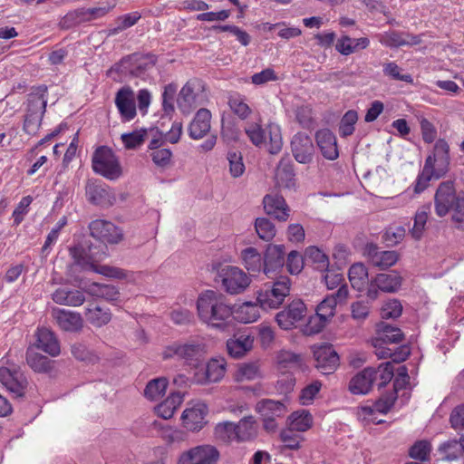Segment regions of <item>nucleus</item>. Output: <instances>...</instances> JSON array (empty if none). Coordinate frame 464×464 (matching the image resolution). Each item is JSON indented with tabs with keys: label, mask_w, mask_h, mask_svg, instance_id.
I'll list each match as a JSON object with an SVG mask.
<instances>
[{
	"label": "nucleus",
	"mask_w": 464,
	"mask_h": 464,
	"mask_svg": "<svg viewBox=\"0 0 464 464\" xmlns=\"http://www.w3.org/2000/svg\"><path fill=\"white\" fill-rule=\"evenodd\" d=\"M114 102L122 122H129L136 117L135 94L130 86H123L118 90Z\"/></svg>",
	"instance_id": "f3484780"
},
{
	"label": "nucleus",
	"mask_w": 464,
	"mask_h": 464,
	"mask_svg": "<svg viewBox=\"0 0 464 464\" xmlns=\"http://www.w3.org/2000/svg\"><path fill=\"white\" fill-rule=\"evenodd\" d=\"M365 251L372 265L382 270L392 266L399 259L397 252L379 251L377 246L373 244H368Z\"/></svg>",
	"instance_id": "393cba45"
},
{
	"label": "nucleus",
	"mask_w": 464,
	"mask_h": 464,
	"mask_svg": "<svg viewBox=\"0 0 464 464\" xmlns=\"http://www.w3.org/2000/svg\"><path fill=\"white\" fill-rule=\"evenodd\" d=\"M315 367L323 374H331L338 367L339 355L332 344H322L314 347Z\"/></svg>",
	"instance_id": "dca6fc26"
},
{
	"label": "nucleus",
	"mask_w": 464,
	"mask_h": 464,
	"mask_svg": "<svg viewBox=\"0 0 464 464\" xmlns=\"http://www.w3.org/2000/svg\"><path fill=\"white\" fill-rule=\"evenodd\" d=\"M291 280L287 276H280L272 284H266L257 292L256 301L263 310L277 309L289 295Z\"/></svg>",
	"instance_id": "7ed1b4c3"
},
{
	"label": "nucleus",
	"mask_w": 464,
	"mask_h": 464,
	"mask_svg": "<svg viewBox=\"0 0 464 464\" xmlns=\"http://www.w3.org/2000/svg\"><path fill=\"white\" fill-rule=\"evenodd\" d=\"M464 197L463 192H457L452 180L441 182L434 195V210L438 217L443 218L450 212L457 201Z\"/></svg>",
	"instance_id": "423d86ee"
},
{
	"label": "nucleus",
	"mask_w": 464,
	"mask_h": 464,
	"mask_svg": "<svg viewBox=\"0 0 464 464\" xmlns=\"http://www.w3.org/2000/svg\"><path fill=\"white\" fill-rule=\"evenodd\" d=\"M255 228L260 239L269 242L276 234L275 225L266 218H258L255 221Z\"/></svg>",
	"instance_id": "5fc2aeb1"
},
{
	"label": "nucleus",
	"mask_w": 464,
	"mask_h": 464,
	"mask_svg": "<svg viewBox=\"0 0 464 464\" xmlns=\"http://www.w3.org/2000/svg\"><path fill=\"white\" fill-rule=\"evenodd\" d=\"M69 252L74 263L80 266L82 269L92 270L106 277L116 279H122L126 277V273L123 269L115 266L96 264L94 261L91 260V257H88L84 255V251L81 247H71Z\"/></svg>",
	"instance_id": "6e6552de"
},
{
	"label": "nucleus",
	"mask_w": 464,
	"mask_h": 464,
	"mask_svg": "<svg viewBox=\"0 0 464 464\" xmlns=\"http://www.w3.org/2000/svg\"><path fill=\"white\" fill-rule=\"evenodd\" d=\"M91 236L104 244H118L123 238L122 231L112 222L95 219L89 224Z\"/></svg>",
	"instance_id": "9b49d317"
},
{
	"label": "nucleus",
	"mask_w": 464,
	"mask_h": 464,
	"mask_svg": "<svg viewBox=\"0 0 464 464\" xmlns=\"http://www.w3.org/2000/svg\"><path fill=\"white\" fill-rule=\"evenodd\" d=\"M204 101L203 90L196 81H188L180 90L178 106L184 113L190 112L201 105Z\"/></svg>",
	"instance_id": "ddd939ff"
},
{
	"label": "nucleus",
	"mask_w": 464,
	"mask_h": 464,
	"mask_svg": "<svg viewBox=\"0 0 464 464\" xmlns=\"http://www.w3.org/2000/svg\"><path fill=\"white\" fill-rule=\"evenodd\" d=\"M376 334L377 336L375 338L389 343H399L403 339V334L400 328L393 327L384 322H381L377 324Z\"/></svg>",
	"instance_id": "49530a36"
},
{
	"label": "nucleus",
	"mask_w": 464,
	"mask_h": 464,
	"mask_svg": "<svg viewBox=\"0 0 464 464\" xmlns=\"http://www.w3.org/2000/svg\"><path fill=\"white\" fill-rule=\"evenodd\" d=\"M26 362L35 372H47L52 368L49 358L31 350L26 352Z\"/></svg>",
	"instance_id": "3c124183"
},
{
	"label": "nucleus",
	"mask_w": 464,
	"mask_h": 464,
	"mask_svg": "<svg viewBox=\"0 0 464 464\" xmlns=\"http://www.w3.org/2000/svg\"><path fill=\"white\" fill-rule=\"evenodd\" d=\"M237 442L254 440L257 435L258 426L253 416L241 419L236 424Z\"/></svg>",
	"instance_id": "4c0bfd02"
},
{
	"label": "nucleus",
	"mask_w": 464,
	"mask_h": 464,
	"mask_svg": "<svg viewBox=\"0 0 464 464\" xmlns=\"http://www.w3.org/2000/svg\"><path fill=\"white\" fill-rule=\"evenodd\" d=\"M348 277L353 288L359 292L367 290L370 285L367 268L362 263L353 264L350 267Z\"/></svg>",
	"instance_id": "f704fd0d"
},
{
	"label": "nucleus",
	"mask_w": 464,
	"mask_h": 464,
	"mask_svg": "<svg viewBox=\"0 0 464 464\" xmlns=\"http://www.w3.org/2000/svg\"><path fill=\"white\" fill-rule=\"evenodd\" d=\"M85 316L88 322L96 327L107 324L111 319L109 309L97 304H90L86 309Z\"/></svg>",
	"instance_id": "37998d69"
},
{
	"label": "nucleus",
	"mask_w": 464,
	"mask_h": 464,
	"mask_svg": "<svg viewBox=\"0 0 464 464\" xmlns=\"http://www.w3.org/2000/svg\"><path fill=\"white\" fill-rule=\"evenodd\" d=\"M207 353V346L204 343L192 341L188 343L175 342L165 347L162 352L164 360L177 358L191 367L198 368Z\"/></svg>",
	"instance_id": "f03ea898"
},
{
	"label": "nucleus",
	"mask_w": 464,
	"mask_h": 464,
	"mask_svg": "<svg viewBox=\"0 0 464 464\" xmlns=\"http://www.w3.org/2000/svg\"><path fill=\"white\" fill-rule=\"evenodd\" d=\"M393 371V365L391 362L380 364L378 368H374V382L379 381V387L385 386L392 379Z\"/></svg>",
	"instance_id": "338daca9"
},
{
	"label": "nucleus",
	"mask_w": 464,
	"mask_h": 464,
	"mask_svg": "<svg viewBox=\"0 0 464 464\" xmlns=\"http://www.w3.org/2000/svg\"><path fill=\"white\" fill-rule=\"evenodd\" d=\"M259 308L258 303L245 302L234 311L233 316L240 323L250 324L260 317Z\"/></svg>",
	"instance_id": "58836bf2"
},
{
	"label": "nucleus",
	"mask_w": 464,
	"mask_h": 464,
	"mask_svg": "<svg viewBox=\"0 0 464 464\" xmlns=\"http://www.w3.org/2000/svg\"><path fill=\"white\" fill-rule=\"evenodd\" d=\"M168 384L169 382L164 377L150 380L144 389V396L150 401H157L165 394Z\"/></svg>",
	"instance_id": "8fccbe9b"
},
{
	"label": "nucleus",
	"mask_w": 464,
	"mask_h": 464,
	"mask_svg": "<svg viewBox=\"0 0 464 464\" xmlns=\"http://www.w3.org/2000/svg\"><path fill=\"white\" fill-rule=\"evenodd\" d=\"M52 316L63 331L78 332L82 328V319L79 313L53 308Z\"/></svg>",
	"instance_id": "b1692460"
},
{
	"label": "nucleus",
	"mask_w": 464,
	"mask_h": 464,
	"mask_svg": "<svg viewBox=\"0 0 464 464\" xmlns=\"http://www.w3.org/2000/svg\"><path fill=\"white\" fill-rule=\"evenodd\" d=\"M54 303L66 306H80L85 302V295L81 290L59 287L52 294Z\"/></svg>",
	"instance_id": "c756f323"
},
{
	"label": "nucleus",
	"mask_w": 464,
	"mask_h": 464,
	"mask_svg": "<svg viewBox=\"0 0 464 464\" xmlns=\"http://www.w3.org/2000/svg\"><path fill=\"white\" fill-rule=\"evenodd\" d=\"M285 246L270 245L266 250L263 260V272L267 277L278 274L285 265Z\"/></svg>",
	"instance_id": "412c9836"
},
{
	"label": "nucleus",
	"mask_w": 464,
	"mask_h": 464,
	"mask_svg": "<svg viewBox=\"0 0 464 464\" xmlns=\"http://www.w3.org/2000/svg\"><path fill=\"white\" fill-rule=\"evenodd\" d=\"M441 177L437 176V170L431 167V159H426L423 169L413 184L414 193L420 194L423 192L428 188L431 179H438Z\"/></svg>",
	"instance_id": "ea45409f"
},
{
	"label": "nucleus",
	"mask_w": 464,
	"mask_h": 464,
	"mask_svg": "<svg viewBox=\"0 0 464 464\" xmlns=\"http://www.w3.org/2000/svg\"><path fill=\"white\" fill-rule=\"evenodd\" d=\"M306 306L301 300H294L284 310L276 314V321L284 330L292 329L305 315Z\"/></svg>",
	"instance_id": "a211bd4d"
},
{
	"label": "nucleus",
	"mask_w": 464,
	"mask_h": 464,
	"mask_svg": "<svg viewBox=\"0 0 464 464\" xmlns=\"http://www.w3.org/2000/svg\"><path fill=\"white\" fill-rule=\"evenodd\" d=\"M92 165L95 173L108 179H117L122 173L118 158L107 146H100L95 150Z\"/></svg>",
	"instance_id": "20e7f679"
},
{
	"label": "nucleus",
	"mask_w": 464,
	"mask_h": 464,
	"mask_svg": "<svg viewBox=\"0 0 464 464\" xmlns=\"http://www.w3.org/2000/svg\"><path fill=\"white\" fill-rule=\"evenodd\" d=\"M374 368L367 367L353 376L349 383V390L353 394L368 393L373 384Z\"/></svg>",
	"instance_id": "2f4dec72"
},
{
	"label": "nucleus",
	"mask_w": 464,
	"mask_h": 464,
	"mask_svg": "<svg viewBox=\"0 0 464 464\" xmlns=\"http://www.w3.org/2000/svg\"><path fill=\"white\" fill-rule=\"evenodd\" d=\"M253 343L254 337L250 334H240L227 341V350L231 357L238 359L253 348Z\"/></svg>",
	"instance_id": "7c9ffc66"
},
{
	"label": "nucleus",
	"mask_w": 464,
	"mask_h": 464,
	"mask_svg": "<svg viewBox=\"0 0 464 464\" xmlns=\"http://www.w3.org/2000/svg\"><path fill=\"white\" fill-rule=\"evenodd\" d=\"M211 113L208 109H199L188 125V136L192 140L204 138L210 130Z\"/></svg>",
	"instance_id": "a878e982"
},
{
	"label": "nucleus",
	"mask_w": 464,
	"mask_h": 464,
	"mask_svg": "<svg viewBox=\"0 0 464 464\" xmlns=\"http://www.w3.org/2000/svg\"><path fill=\"white\" fill-rule=\"evenodd\" d=\"M387 343V342H384L378 338H374L372 340V345L375 348L374 353L379 359H386L391 357L394 362H400L405 361L408 358L410 354L409 351H401L400 353H392L390 348L384 346Z\"/></svg>",
	"instance_id": "09e8293b"
},
{
	"label": "nucleus",
	"mask_w": 464,
	"mask_h": 464,
	"mask_svg": "<svg viewBox=\"0 0 464 464\" xmlns=\"http://www.w3.org/2000/svg\"><path fill=\"white\" fill-rule=\"evenodd\" d=\"M227 362L224 358H212L204 368L198 370L193 376L197 384L218 382L225 376Z\"/></svg>",
	"instance_id": "4468645a"
},
{
	"label": "nucleus",
	"mask_w": 464,
	"mask_h": 464,
	"mask_svg": "<svg viewBox=\"0 0 464 464\" xmlns=\"http://www.w3.org/2000/svg\"><path fill=\"white\" fill-rule=\"evenodd\" d=\"M280 439L284 444V448L288 450H298L301 446V442L304 440V437L297 434L296 431L286 429L282 430Z\"/></svg>",
	"instance_id": "774afa93"
},
{
	"label": "nucleus",
	"mask_w": 464,
	"mask_h": 464,
	"mask_svg": "<svg viewBox=\"0 0 464 464\" xmlns=\"http://www.w3.org/2000/svg\"><path fill=\"white\" fill-rule=\"evenodd\" d=\"M227 104L233 113L241 120L247 119L252 113V109L246 102L245 97L237 92L228 96Z\"/></svg>",
	"instance_id": "a18cd8bd"
},
{
	"label": "nucleus",
	"mask_w": 464,
	"mask_h": 464,
	"mask_svg": "<svg viewBox=\"0 0 464 464\" xmlns=\"http://www.w3.org/2000/svg\"><path fill=\"white\" fill-rule=\"evenodd\" d=\"M183 402V395L180 392H172L162 402L155 407L156 413L164 420L170 419L177 409Z\"/></svg>",
	"instance_id": "e433bc0d"
},
{
	"label": "nucleus",
	"mask_w": 464,
	"mask_h": 464,
	"mask_svg": "<svg viewBox=\"0 0 464 464\" xmlns=\"http://www.w3.org/2000/svg\"><path fill=\"white\" fill-rule=\"evenodd\" d=\"M35 335L37 348L53 357L60 354L59 342L51 330L38 328Z\"/></svg>",
	"instance_id": "473e14b6"
},
{
	"label": "nucleus",
	"mask_w": 464,
	"mask_h": 464,
	"mask_svg": "<svg viewBox=\"0 0 464 464\" xmlns=\"http://www.w3.org/2000/svg\"><path fill=\"white\" fill-rule=\"evenodd\" d=\"M39 92L29 94L27 100V109L25 115H38L44 116L46 111V97L45 92H47L46 86H41L38 88Z\"/></svg>",
	"instance_id": "c9c22d12"
},
{
	"label": "nucleus",
	"mask_w": 464,
	"mask_h": 464,
	"mask_svg": "<svg viewBox=\"0 0 464 464\" xmlns=\"http://www.w3.org/2000/svg\"><path fill=\"white\" fill-rule=\"evenodd\" d=\"M86 292L94 297L103 298L108 301L117 300L120 295L118 289L115 286L95 282L90 284L87 286Z\"/></svg>",
	"instance_id": "c03bdc74"
},
{
	"label": "nucleus",
	"mask_w": 464,
	"mask_h": 464,
	"mask_svg": "<svg viewBox=\"0 0 464 464\" xmlns=\"http://www.w3.org/2000/svg\"><path fill=\"white\" fill-rule=\"evenodd\" d=\"M289 429L304 432L308 430L313 425L312 414L304 410L294 411L289 417Z\"/></svg>",
	"instance_id": "79ce46f5"
},
{
	"label": "nucleus",
	"mask_w": 464,
	"mask_h": 464,
	"mask_svg": "<svg viewBox=\"0 0 464 464\" xmlns=\"http://www.w3.org/2000/svg\"><path fill=\"white\" fill-rule=\"evenodd\" d=\"M317 145L323 156L330 160L338 158V147L335 135L328 129L320 130L315 135Z\"/></svg>",
	"instance_id": "c85d7f7f"
},
{
	"label": "nucleus",
	"mask_w": 464,
	"mask_h": 464,
	"mask_svg": "<svg viewBox=\"0 0 464 464\" xmlns=\"http://www.w3.org/2000/svg\"><path fill=\"white\" fill-rule=\"evenodd\" d=\"M196 304L198 319L208 327L223 330L233 317V305L218 291H203Z\"/></svg>",
	"instance_id": "f257e3e1"
},
{
	"label": "nucleus",
	"mask_w": 464,
	"mask_h": 464,
	"mask_svg": "<svg viewBox=\"0 0 464 464\" xmlns=\"http://www.w3.org/2000/svg\"><path fill=\"white\" fill-rule=\"evenodd\" d=\"M263 203L267 215L273 216L279 221H285L289 218L290 209L282 196L278 194L266 195Z\"/></svg>",
	"instance_id": "bb28decb"
},
{
	"label": "nucleus",
	"mask_w": 464,
	"mask_h": 464,
	"mask_svg": "<svg viewBox=\"0 0 464 464\" xmlns=\"http://www.w3.org/2000/svg\"><path fill=\"white\" fill-rule=\"evenodd\" d=\"M219 458L220 453L215 446L203 444L183 451L177 464H218Z\"/></svg>",
	"instance_id": "1a4fd4ad"
},
{
	"label": "nucleus",
	"mask_w": 464,
	"mask_h": 464,
	"mask_svg": "<svg viewBox=\"0 0 464 464\" xmlns=\"http://www.w3.org/2000/svg\"><path fill=\"white\" fill-rule=\"evenodd\" d=\"M461 445L457 440L446 441L440 445L439 451L443 455V459L448 461L458 460L462 457Z\"/></svg>",
	"instance_id": "4d7b16f0"
},
{
	"label": "nucleus",
	"mask_w": 464,
	"mask_h": 464,
	"mask_svg": "<svg viewBox=\"0 0 464 464\" xmlns=\"http://www.w3.org/2000/svg\"><path fill=\"white\" fill-rule=\"evenodd\" d=\"M348 297V288L342 285L338 290L325 298L317 305L316 313L324 319L329 321L335 314L338 304H343Z\"/></svg>",
	"instance_id": "4be33fe9"
},
{
	"label": "nucleus",
	"mask_w": 464,
	"mask_h": 464,
	"mask_svg": "<svg viewBox=\"0 0 464 464\" xmlns=\"http://www.w3.org/2000/svg\"><path fill=\"white\" fill-rule=\"evenodd\" d=\"M215 436L218 440L225 443L237 442L236 424L230 421L218 423L215 427Z\"/></svg>",
	"instance_id": "864d4df0"
},
{
	"label": "nucleus",
	"mask_w": 464,
	"mask_h": 464,
	"mask_svg": "<svg viewBox=\"0 0 464 464\" xmlns=\"http://www.w3.org/2000/svg\"><path fill=\"white\" fill-rule=\"evenodd\" d=\"M294 165L288 157L280 160L276 171V181L280 188H292L295 186Z\"/></svg>",
	"instance_id": "72a5a7b5"
},
{
	"label": "nucleus",
	"mask_w": 464,
	"mask_h": 464,
	"mask_svg": "<svg viewBox=\"0 0 464 464\" xmlns=\"http://www.w3.org/2000/svg\"><path fill=\"white\" fill-rule=\"evenodd\" d=\"M147 135L146 130H137L130 133H124L121 135V141L125 148L132 150L140 147L145 140Z\"/></svg>",
	"instance_id": "69168bd1"
},
{
	"label": "nucleus",
	"mask_w": 464,
	"mask_h": 464,
	"mask_svg": "<svg viewBox=\"0 0 464 464\" xmlns=\"http://www.w3.org/2000/svg\"><path fill=\"white\" fill-rule=\"evenodd\" d=\"M429 217V208L422 207L420 208L414 216V224L411 230L412 237L419 240L422 237L425 230V226Z\"/></svg>",
	"instance_id": "13d9d810"
},
{
	"label": "nucleus",
	"mask_w": 464,
	"mask_h": 464,
	"mask_svg": "<svg viewBox=\"0 0 464 464\" xmlns=\"http://www.w3.org/2000/svg\"><path fill=\"white\" fill-rule=\"evenodd\" d=\"M305 256L315 265L317 269L325 270L329 266L328 256L316 246L307 247Z\"/></svg>",
	"instance_id": "680f3d73"
},
{
	"label": "nucleus",
	"mask_w": 464,
	"mask_h": 464,
	"mask_svg": "<svg viewBox=\"0 0 464 464\" xmlns=\"http://www.w3.org/2000/svg\"><path fill=\"white\" fill-rule=\"evenodd\" d=\"M0 383L16 398L24 397L29 385L24 373L14 363L0 366Z\"/></svg>",
	"instance_id": "39448f33"
},
{
	"label": "nucleus",
	"mask_w": 464,
	"mask_h": 464,
	"mask_svg": "<svg viewBox=\"0 0 464 464\" xmlns=\"http://www.w3.org/2000/svg\"><path fill=\"white\" fill-rule=\"evenodd\" d=\"M85 195L91 204L101 207H111L116 200L111 188L98 179H89L87 181Z\"/></svg>",
	"instance_id": "f8f14e48"
},
{
	"label": "nucleus",
	"mask_w": 464,
	"mask_h": 464,
	"mask_svg": "<svg viewBox=\"0 0 464 464\" xmlns=\"http://www.w3.org/2000/svg\"><path fill=\"white\" fill-rule=\"evenodd\" d=\"M259 376V367L256 362L240 364L236 373V379L238 382L252 381L258 378Z\"/></svg>",
	"instance_id": "052dcab7"
},
{
	"label": "nucleus",
	"mask_w": 464,
	"mask_h": 464,
	"mask_svg": "<svg viewBox=\"0 0 464 464\" xmlns=\"http://www.w3.org/2000/svg\"><path fill=\"white\" fill-rule=\"evenodd\" d=\"M140 18H141V14L137 11L128 13V14L119 16L115 21L116 25L113 27L108 28L107 35L108 36L117 35L121 32L136 24Z\"/></svg>",
	"instance_id": "de8ad7c7"
},
{
	"label": "nucleus",
	"mask_w": 464,
	"mask_h": 464,
	"mask_svg": "<svg viewBox=\"0 0 464 464\" xmlns=\"http://www.w3.org/2000/svg\"><path fill=\"white\" fill-rule=\"evenodd\" d=\"M431 444L428 440H418L409 450V455L414 459L420 461L430 460Z\"/></svg>",
	"instance_id": "bf43d9fd"
},
{
	"label": "nucleus",
	"mask_w": 464,
	"mask_h": 464,
	"mask_svg": "<svg viewBox=\"0 0 464 464\" xmlns=\"http://www.w3.org/2000/svg\"><path fill=\"white\" fill-rule=\"evenodd\" d=\"M380 43L387 47L396 48L404 45L420 44L421 43V37L420 35L389 31L380 36Z\"/></svg>",
	"instance_id": "cd10ccee"
},
{
	"label": "nucleus",
	"mask_w": 464,
	"mask_h": 464,
	"mask_svg": "<svg viewBox=\"0 0 464 464\" xmlns=\"http://www.w3.org/2000/svg\"><path fill=\"white\" fill-rule=\"evenodd\" d=\"M256 411L262 418L264 428L274 431L277 428V419H282L287 412V407L280 401L263 399L256 405Z\"/></svg>",
	"instance_id": "9d476101"
},
{
	"label": "nucleus",
	"mask_w": 464,
	"mask_h": 464,
	"mask_svg": "<svg viewBox=\"0 0 464 464\" xmlns=\"http://www.w3.org/2000/svg\"><path fill=\"white\" fill-rule=\"evenodd\" d=\"M249 140L256 147L266 144V134L260 122H247L244 128Z\"/></svg>",
	"instance_id": "603ef678"
},
{
	"label": "nucleus",
	"mask_w": 464,
	"mask_h": 464,
	"mask_svg": "<svg viewBox=\"0 0 464 464\" xmlns=\"http://www.w3.org/2000/svg\"><path fill=\"white\" fill-rule=\"evenodd\" d=\"M431 159V167L437 170V176H444L450 165V145L444 139H439L434 145L432 154L427 159Z\"/></svg>",
	"instance_id": "5701e85b"
},
{
	"label": "nucleus",
	"mask_w": 464,
	"mask_h": 464,
	"mask_svg": "<svg viewBox=\"0 0 464 464\" xmlns=\"http://www.w3.org/2000/svg\"><path fill=\"white\" fill-rule=\"evenodd\" d=\"M358 121V113L354 110L347 111L342 117L339 123V134L341 137L352 135L355 130L354 126Z\"/></svg>",
	"instance_id": "6e6d98bb"
},
{
	"label": "nucleus",
	"mask_w": 464,
	"mask_h": 464,
	"mask_svg": "<svg viewBox=\"0 0 464 464\" xmlns=\"http://www.w3.org/2000/svg\"><path fill=\"white\" fill-rule=\"evenodd\" d=\"M267 131L269 136L268 151L271 154H277L283 146L280 128L276 124H268Z\"/></svg>",
	"instance_id": "e2e57ef3"
},
{
	"label": "nucleus",
	"mask_w": 464,
	"mask_h": 464,
	"mask_svg": "<svg viewBox=\"0 0 464 464\" xmlns=\"http://www.w3.org/2000/svg\"><path fill=\"white\" fill-rule=\"evenodd\" d=\"M277 362L282 368L295 369L300 368L302 365L301 356L286 350H282L278 353Z\"/></svg>",
	"instance_id": "0e129e2a"
},
{
	"label": "nucleus",
	"mask_w": 464,
	"mask_h": 464,
	"mask_svg": "<svg viewBox=\"0 0 464 464\" xmlns=\"http://www.w3.org/2000/svg\"><path fill=\"white\" fill-rule=\"evenodd\" d=\"M208 412L207 404L197 402L187 408L181 415L183 426L190 431H198L207 423L206 416Z\"/></svg>",
	"instance_id": "aec40b11"
},
{
	"label": "nucleus",
	"mask_w": 464,
	"mask_h": 464,
	"mask_svg": "<svg viewBox=\"0 0 464 464\" xmlns=\"http://www.w3.org/2000/svg\"><path fill=\"white\" fill-rule=\"evenodd\" d=\"M291 150L295 160L301 164H309L313 160L314 146L310 136L304 132L294 135Z\"/></svg>",
	"instance_id": "6ab92c4d"
},
{
	"label": "nucleus",
	"mask_w": 464,
	"mask_h": 464,
	"mask_svg": "<svg viewBox=\"0 0 464 464\" xmlns=\"http://www.w3.org/2000/svg\"><path fill=\"white\" fill-rule=\"evenodd\" d=\"M401 281L402 278L397 272L379 274L370 281L367 296L370 299H376L379 290L385 293H394L400 289Z\"/></svg>",
	"instance_id": "2eb2a0df"
},
{
	"label": "nucleus",
	"mask_w": 464,
	"mask_h": 464,
	"mask_svg": "<svg viewBox=\"0 0 464 464\" xmlns=\"http://www.w3.org/2000/svg\"><path fill=\"white\" fill-rule=\"evenodd\" d=\"M241 257L246 269L252 274L263 271V260L261 254L255 247H247L241 252Z\"/></svg>",
	"instance_id": "a19ab883"
},
{
	"label": "nucleus",
	"mask_w": 464,
	"mask_h": 464,
	"mask_svg": "<svg viewBox=\"0 0 464 464\" xmlns=\"http://www.w3.org/2000/svg\"><path fill=\"white\" fill-rule=\"evenodd\" d=\"M222 287L230 295L244 292L251 283L249 276L239 267L226 266L221 267L218 274Z\"/></svg>",
	"instance_id": "0eeeda50"
}]
</instances>
